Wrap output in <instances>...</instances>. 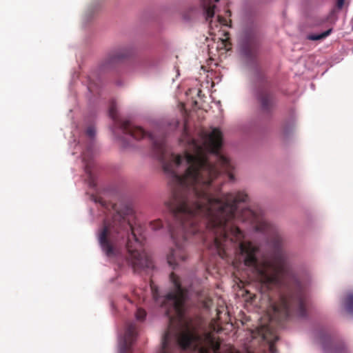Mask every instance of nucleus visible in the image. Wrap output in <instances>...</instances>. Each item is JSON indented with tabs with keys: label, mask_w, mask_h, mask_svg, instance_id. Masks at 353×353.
<instances>
[{
	"label": "nucleus",
	"mask_w": 353,
	"mask_h": 353,
	"mask_svg": "<svg viewBox=\"0 0 353 353\" xmlns=\"http://www.w3.org/2000/svg\"><path fill=\"white\" fill-rule=\"evenodd\" d=\"M115 125L134 139L148 137L152 141L154 154L169 176L172 197L166 204L174 223L168 222V226L175 245L167 257L169 265L175 268L179 261L186 259L184 245L191 236L215 249L222 259L227 257L230 245L239 243L241 259L264 291L274 287L288 288L279 302L272 303L270 323L281 325L292 314L305 316L307 290L288 264L282 249V237L275 234L272 239L274 252L259 259V247L243 241L244 233L236 222H249L256 231L263 233L270 231V224L249 208L239 210L248 199L245 192L221 194V186L214 183L221 172L231 181L234 180L232 163L219 152L223 144L221 131L216 128L210 132L203 131L199 139L189 140L184 155H181L168 148L163 136L157 138L132 123Z\"/></svg>",
	"instance_id": "obj_1"
},
{
	"label": "nucleus",
	"mask_w": 353,
	"mask_h": 353,
	"mask_svg": "<svg viewBox=\"0 0 353 353\" xmlns=\"http://www.w3.org/2000/svg\"><path fill=\"white\" fill-rule=\"evenodd\" d=\"M133 210L128 207L117 210L112 219H105L98 232V241L104 254L119 266L130 265L134 272L152 269L153 262L142 250L141 239L131 223Z\"/></svg>",
	"instance_id": "obj_2"
},
{
	"label": "nucleus",
	"mask_w": 353,
	"mask_h": 353,
	"mask_svg": "<svg viewBox=\"0 0 353 353\" xmlns=\"http://www.w3.org/2000/svg\"><path fill=\"white\" fill-rule=\"evenodd\" d=\"M170 279L173 289L165 296L162 306L170 323H172L175 320H181L184 316L187 291L181 286L179 276L174 272L170 274Z\"/></svg>",
	"instance_id": "obj_3"
},
{
	"label": "nucleus",
	"mask_w": 353,
	"mask_h": 353,
	"mask_svg": "<svg viewBox=\"0 0 353 353\" xmlns=\"http://www.w3.org/2000/svg\"><path fill=\"white\" fill-rule=\"evenodd\" d=\"M257 100L262 112L270 114L275 105V97L268 86L263 85L259 88Z\"/></svg>",
	"instance_id": "obj_4"
},
{
	"label": "nucleus",
	"mask_w": 353,
	"mask_h": 353,
	"mask_svg": "<svg viewBox=\"0 0 353 353\" xmlns=\"http://www.w3.org/2000/svg\"><path fill=\"white\" fill-rule=\"evenodd\" d=\"M132 50L129 47H121L112 50L108 54L102 63L103 69H108L115 64L131 56Z\"/></svg>",
	"instance_id": "obj_5"
},
{
	"label": "nucleus",
	"mask_w": 353,
	"mask_h": 353,
	"mask_svg": "<svg viewBox=\"0 0 353 353\" xmlns=\"http://www.w3.org/2000/svg\"><path fill=\"white\" fill-rule=\"evenodd\" d=\"M137 327L134 323H128L126 325L125 334L123 339V343L121 347V353H129L131 347L136 340Z\"/></svg>",
	"instance_id": "obj_6"
},
{
	"label": "nucleus",
	"mask_w": 353,
	"mask_h": 353,
	"mask_svg": "<svg viewBox=\"0 0 353 353\" xmlns=\"http://www.w3.org/2000/svg\"><path fill=\"white\" fill-rule=\"evenodd\" d=\"M261 332L263 339L268 343L270 352L277 353L274 343L279 340V336L272 329L271 325H263Z\"/></svg>",
	"instance_id": "obj_7"
},
{
	"label": "nucleus",
	"mask_w": 353,
	"mask_h": 353,
	"mask_svg": "<svg viewBox=\"0 0 353 353\" xmlns=\"http://www.w3.org/2000/svg\"><path fill=\"white\" fill-rule=\"evenodd\" d=\"M258 48V41L255 38H250L242 44V51L248 58L255 56Z\"/></svg>",
	"instance_id": "obj_8"
},
{
	"label": "nucleus",
	"mask_w": 353,
	"mask_h": 353,
	"mask_svg": "<svg viewBox=\"0 0 353 353\" xmlns=\"http://www.w3.org/2000/svg\"><path fill=\"white\" fill-rule=\"evenodd\" d=\"M219 0H201V5L205 14L206 21L211 19L214 15L215 2Z\"/></svg>",
	"instance_id": "obj_9"
},
{
	"label": "nucleus",
	"mask_w": 353,
	"mask_h": 353,
	"mask_svg": "<svg viewBox=\"0 0 353 353\" xmlns=\"http://www.w3.org/2000/svg\"><path fill=\"white\" fill-rule=\"evenodd\" d=\"M83 161L85 162V170L86 173L91 177V159L92 155L89 150L84 152L82 154Z\"/></svg>",
	"instance_id": "obj_10"
},
{
	"label": "nucleus",
	"mask_w": 353,
	"mask_h": 353,
	"mask_svg": "<svg viewBox=\"0 0 353 353\" xmlns=\"http://www.w3.org/2000/svg\"><path fill=\"white\" fill-rule=\"evenodd\" d=\"M344 305L346 311L350 314H353V294H347L345 300Z\"/></svg>",
	"instance_id": "obj_11"
},
{
	"label": "nucleus",
	"mask_w": 353,
	"mask_h": 353,
	"mask_svg": "<svg viewBox=\"0 0 353 353\" xmlns=\"http://www.w3.org/2000/svg\"><path fill=\"white\" fill-rule=\"evenodd\" d=\"M332 32V28H330L327 30L318 34H309L307 36V39L311 41H317V40H321L329 36L331 32Z\"/></svg>",
	"instance_id": "obj_12"
},
{
	"label": "nucleus",
	"mask_w": 353,
	"mask_h": 353,
	"mask_svg": "<svg viewBox=\"0 0 353 353\" xmlns=\"http://www.w3.org/2000/svg\"><path fill=\"white\" fill-rule=\"evenodd\" d=\"M150 227L153 230H157L163 227L162 221L160 219L151 221L150 223Z\"/></svg>",
	"instance_id": "obj_13"
},
{
	"label": "nucleus",
	"mask_w": 353,
	"mask_h": 353,
	"mask_svg": "<svg viewBox=\"0 0 353 353\" xmlns=\"http://www.w3.org/2000/svg\"><path fill=\"white\" fill-rule=\"evenodd\" d=\"M146 312L143 309H138L136 312V318L137 320L143 321L145 318Z\"/></svg>",
	"instance_id": "obj_14"
},
{
	"label": "nucleus",
	"mask_w": 353,
	"mask_h": 353,
	"mask_svg": "<svg viewBox=\"0 0 353 353\" xmlns=\"http://www.w3.org/2000/svg\"><path fill=\"white\" fill-rule=\"evenodd\" d=\"M86 134L90 137H93L95 135V129L92 126H90L86 130Z\"/></svg>",
	"instance_id": "obj_15"
},
{
	"label": "nucleus",
	"mask_w": 353,
	"mask_h": 353,
	"mask_svg": "<svg viewBox=\"0 0 353 353\" xmlns=\"http://www.w3.org/2000/svg\"><path fill=\"white\" fill-rule=\"evenodd\" d=\"M345 0H336V6L339 10L343 8L344 6Z\"/></svg>",
	"instance_id": "obj_16"
},
{
	"label": "nucleus",
	"mask_w": 353,
	"mask_h": 353,
	"mask_svg": "<svg viewBox=\"0 0 353 353\" xmlns=\"http://www.w3.org/2000/svg\"><path fill=\"white\" fill-rule=\"evenodd\" d=\"M218 18H219V21L221 23H223V24H225V19H223L222 17H220V16H218Z\"/></svg>",
	"instance_id": "obj_17"
},
{
	"label": "nucleus",
	"mask_w": 353,
	"mask_h": 353,
	"mask_svg": "<svg viewBox=\"0 0 353 353\" xmlns=\"http://www.w3.org/2000/svg\"><path fill=\"white\" fill-rule=\"evenodd\" d=\"M323 349L326 352H328L329 351V349L328 347H327L326 344L325 343H323Z\"/></svg>",
	"instance_id": "obj_18"
},
{
	"label": "nucleus",
	"mask_w": 353,
	"mask_h": 353,
	"mask_svg": "<svg viewBox=\"0 0 353 353\" xmlns=\"http://www.w3.org/2000/svg\"><path fill=\"white\" fill-rule=\"evenodd\" d=\"M154 291H157V289H154V290L153 291V294H154V296L156 297V292Z\"/></svg>",
	"instance_id": "obj_19"
},
{
	"label": "nucleus",
	"mask_w": 353,
	"mask_h": 353,
	"mask_svg": "<svg viewBox=\"0 0 353 353\" xmlns=\"http://www.w3.org/2000/svg\"><path fill=\"white\" fill-rule=\"evenodd\" d=\"M151 288H152V290L154 291V286L152 285V284H151Z\"/></svg>",
	"instance_id": "obj_20"
}]
</instances>
